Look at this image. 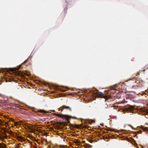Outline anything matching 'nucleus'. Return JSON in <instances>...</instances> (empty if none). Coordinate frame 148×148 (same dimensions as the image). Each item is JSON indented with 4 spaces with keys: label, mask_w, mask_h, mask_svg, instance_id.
<instances>
[{
    "label": "nucleus",
    "mask_w": 148,
    "mask_h": 148,
    "mask_svg": "<svg viewBox=\"0 0 148 148\" xmlns=\"http://www.w3.org/2000/svg\"><path fill=\"white\" fill-rule=\"evenodd\" d=\"M134 108V106H132L131 107V110H133Z\"/></svg>",
    "instance_id": "20e7f679"
},
{
    "label": "nucleus",
    "mask_w": 148,
    "mask_h": 148,
    "mask_svg": "<svg viewBox=\"0 0 148 148\" xmlns=\"http://www.w3.org/2000/svg\"><path fill=\"white\" fill-rule=\"evenodd\" d=\"M65 108L66 109H68L69 108V106H63L62 107V108Z\"/></svg>",
    "instance_id": "7ed1b4c3"
},
{
    "label": "nucleus",
    "mask_w": 148,
    "mask_h": 148,
    "mask_svg": "<svg viewBox=\"0 0 148 148\" xmlns=\"http://www.w3.org/2000/svg\"><path fill=\"white\" fill-rule=\"evenodd\" d=\"M61 117L63 119H68L70 117V116L66 115H62L61 116Z\"/></svg>",
    "instance_id": "f257e3e1"
},
{
    "label": "nucleus",
    "mask_w": 148,
    "mask_h": 148,
    "mask_svg": "<svg viewBox=\"0 0 148 148\" xmlns=\"http://www.w3.org/2000/svg\"><path fill=\"white\" fill-rule=\"evenodd\" d=\"M138 132H139V133H140V131H139ZM141 131H140V133H141Z\"/></svg>",
    "instance_id": "0eeeda50"
},
{
    "label": "nucleus",
    "mask_w": 148,
    "mask_h": 148,
    "mask_svg": "<svg viewBox=\"0 0 148 148\" xmlns=\"http://www.w3.org/2000/svg\"><path fill=\"white\" fill-rule=\"evenodd\" d=\"M146 130H148V128H146Z\"/></svg>",
    "instance_id": "39448f33"
},
{
    "label": "nucleus",
    "mask_w": 148,
    "mask_h": 148,
    "mask_svg": "<svg viewBox=\"0 0 148 148\" xmlns=\"http://www.w3.org/2000/svg\"><path fill=\"white\" fill-rule=\"evenodd\" d=\"M0 148H2L1 147V145H0Z\"/></svg>",
    "instance_id": "423d86ee"
},
{
    "label": "nucleus",
    "mask_w": 148,
    "mask_h": 148,
    "mask_svg": "<svg viewBox=\"0 0 148 148\" xmlns=\"http://www.w3.org/2000/svg\"><path fill=\"white\" fill-rule=\"evenodd\" d=\"M141 111L142 112H146V113L148 114V110L146 109H142Z\"/></svg>",
    "instance_id": "f03ea898"
}]
</instances>
